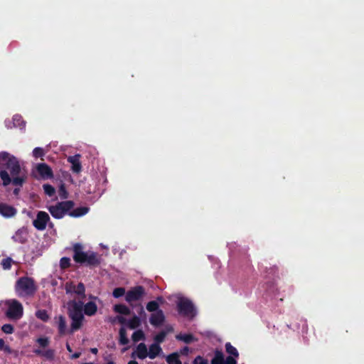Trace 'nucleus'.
<instances>
[{
	"mask_svg": "<svg viewBox=\"0 0 364 364\" xmlns=\"http://www.w3.org/2000/svg\"><path fill=\"white\" fill-rule=\"evenodd\" d=\"M84 247L81 243H75L73 246V260L80 264H85L90 268H95L100 265L102 258L95 252H84Z\"/></svg>",
	"mask_w": 364,
	"mask_h": 364,
	"instance_id": "nucleus-2",
	"label": "nucleus"
},
{
	"mask_svg": "<svg viewBox=\"0 0 364 364\" xmlns=\"http://www.w3.org/2000/svg\"><path fill=\"white\" fill-rule=\"evenodd\" d=\"M118 321L122 324H124L126 323V319L122 316H118Z\"/></svg>",
	"mask_w": 364,
	"mask_h": 364,
	"instance_id": "nucleus-45",
	"label": "nucleus"
},
{
	"mask_svg": "<svg viewBox=\"0 0 364 364\" xmlns=\"http://www.w3.org/2000/svg\"><path fill=\"white\" fill-rule=\"evenodd\" d=\"M36 316L38 319H40V320H41V321H43L44 322L48 321V319H49V315H48L47 311L45 310V309L38 310L36 312Z\"/></svg>",
	"mask_w": 364,
	"mask_h": 364,
	"instance_id": "nucleus-31",
	"label": "nucleus"
},
{
	"mask_svg": "<svg viewBox=\"0 0 364 364\" xmlns=\"http://www.w3.org/2000/svg\"><path fill=\"white\" fill-rule=\"evenodd\" d=\"M106 364H115V363L112 360H109Z\"/></svg>",
	"mask_w": 364,
	"mask_h": 364,
	"instance_id": "nucleus-53",
	"label": "nucleus"
},
{
	"mask_svg": "<svg viewBox=\"0 0 364 364\" xmlns=\"http://www.w3.org/2000/svg\"><path fill=\"white\" fill-rule=\"evenodd\" d=\"M70 318L72 320L71 332H74L75 331L79 330L82 325V321L84 318Z\"/></svg>",
	"mask_w": 364,
	"mask_h": 364,
	"instance_id": "nucleus-25",
	"label": "nucleus"
},
{
	"mask_svg": "<svg viewBox=\"0 0 364 364\" xmlns=\"http://www.w3.org/2000/svg\"><path fill=\"white\" fill-rule=\"evenodd\" d=\"M113 309L116 313L125 316L129 315L131 314L129 308L125 304H115L113 307Z\"/></svg>",
	"mask_w": 364,
	"mask_h": 364,
	"instance_id": "nucleus-21",
	"label": "nucleus"
},
{
	"mask_svg": "<svg viewBox=\"0 0 364 364\" xmlns=\"http://www.w3.org/2000/svg\"><path fill=\"white\" fill-rule=\"evenodd\" d=\"M75 291V293L79 295L82 299L85 297V288L84 284L82 282H80L76 289L75 286H68V284L65 287V290L67 293H70L73 291Z\"/></svg>",
	"mask_w": 364,
	"mask_h": 364,
	"instance_id": "nucleus-14",
	"label": "nucleus"
},
{
	"mask_svg": "<svg viewBox=\"0 0 364 364\" xmlns=\"http://www.w3.org/2000/svg\"><path fill=\"white\" fill-rule=\"evenodd\" d=\"M82 311L85 315L91 316L96 314L97 306L94 301H89L85 305L83 304Z\"/></svg>",
	"mask_w": 364,
	"mask_h": 364,
	"instance_id": "nucleus-16",
	"label": "nucleus"
},
{
	"mask_svg": "<svg viewBox=\"0 0 364 364\" xmlns=\"http://www.w3.org/2000/svg\"><path fill=\"white\" fill-rule=\"evenodd\" d=\"M80 155L75 154L68 158V161L71 164V170L73 173H79L82 170V165L80 161Z\"/></svg>",
	"mask_w": 364,
	"mask_h": 364,
	"instance_id": "nucleus-13",
	"label": "nucleus"
},
{
	"mask_svg": "<svg viewBox=\"0 0 364 364\" xmlns=\"http://www.w3.org/2000/svg\"><path fill=\"white\" fill-rule=\"evenodd\" d=\"M13 123L14 127H19L20 129H23L26 126V122L23 120V117L18 114H16L13 117Z\"/></svg>",
	"mask_w": 364,
	"mask_h": 364,
	"instance_id": "nucleus-26",
	"label": "nucleus"
},
{
	"mask_svg": "<svg viewBox=\"0 0 364 364\" xmlns=\"http://www.w3.org/2000/svg\"><path fill=\"white\" fill-rule=\"evenodd\" d=\"M58 195L61 199H67L68 198L69 194L63 183H62L59 187Z\"/></svg>",
	"mask_w": 364,
	"mask_h": 364,
	"instance_id": "nucleus-34",
	"label": "nucleus"
},
{
	"mask_svg": "<svg viewBox=\"0 0 364 364\" xmlns=\"http://www.w3.org/2000/svg\"><path fill=\"white\" fill-rule=\"evenodd\" d=\"M144 308L141 305H140V311H139V314H144Z\"/></svg>",
	"mask_w": 364,
	"mask_h": 364,
	"instance_id": "nucleus-48",
	"label": "nucleus"
},
{
	"mask_svg": "<svg viewBox=\"0 0 364 364\" xmlns=\"http://www.w3.org/2000/svg\"><path fill=\"white\" fill-rule=\"evenodd\" d=\"M36 170L41 177L43 179H50L53 177V173L51 168L46 164H38L36 166Z\"/></svg>",
	"mask_w": 364,
	"mask_h": 364,
	"instance_id": "nucleus-10",
	"label": "nucleus"
},
{
	"mask_svg": "<svg viewBox=\"0 0 364 364\" xmlns=\"http://www.w3.org/2000/svg\"><path fill=\"white\" fill-rule=\"evenodd\" d=\"M132 338L134 342H138L141 340H144L145 338L144 333L141 330H137L133 333Z\"/></svg>",
	"mask_w": 364,
	"mask_h": 364,
	"instance_id": "nucleus-32",
	"label": "nucleus"
},
{
	"mask_svg": "<svg viewBox=\"0 0 364 364\" xmlns=\"http://www.w3.org/2000/svg\"><path fill=\"white\" fill-rule=\"evenodd\" d=\"M60 266L61 269H67L70 267V259L67 257H63L60 260Z\"/></svg>",
	"mask_w": 364,
	"mask_h": 364,
	"instance_id": "nucleus-38",
	"label": "nucleus"
},
{
	"mask_svg": "<svg viewBox=\"0 0 364 364\" xmlns=\"http://www.w3.org/2000/svg\"><path fill=\"white\" fill-rule=\"evenodd\" d=\"M9 348L8 346H6L5 350H9Z\"/></svg>",
	"mask_w": 364,
	"mask_h": 364,
	"instance_id": "nucleus-55",
	"label": "nucleus"
},
{
	"mask_svg": "<svg viewBox=\"0 0 364 364\" xmlns=\"http://www.w3.org/2000/svg\"><path fill=\"white\" fill-rule=\"evenodd\" d=\"M16 295L21 298H29L34 296L37 291L35 280L29 277H21L15 283Z\"/></svg>",
	"mask_w": 364,
	"mask_h": 364,
	"instance_id": "nucleus-3",
	"label": "nucleus"
},
{
	"mask_svg": "<svg viewBox=\"0 0 364 364\" xmlns=\"http://www.w3.org/2000/svg\"><path fill=\"white\" fill-rule=\"evenodd\" d=\"M126 290L124 287H117L113 290L112 296L114 298H119L124 295H126Z\"/></svg>",
	"mask_w": 364,
	"mask_h": 364,
	"instance_id": "nucleus-35",
	"label": "nucleus"
},
{
	"mask_svg": "<svg viewBox=\"0 0 364 364\" xmlns=\"http://www.w3.org/2000/svg\"><path fill=\"white\" fill-rule=\"evenodd\" d=\"M188 352H189V348L188 346H185L183 347L181 350V353L182 355H188Z\"/></svg>",
	"mask_w": 364,
	"mask_h": 364,
	"instance_id": "nucleus-44",
	"label": "nucleus"
},
{
	"mask_svg": "<svg viewBox=\"0 0 364 364\" xmlns=\"http://www.w3.org/2000/svg\"><path fill=\"white\" fill-rule=\"evenodd\" d=\"M36 342L42 348L47 347L49 345V343H50V341H49V338L48 337H41V338H38L36 340Z\"/></svg>",
	"mask_w": 364,
	"mask_h": 364,
	"instance_id": "nucleus-39",
	"label": "nucleus"
},
{
	"mask_svg": "<svg viewBox=\"0 0 364 364\" xmlns=\"http://www.w3.org/2000/svg\"><path fill=\"white\" fill-rule=\"evenodd\" d=\"M237 358L232 355H228L225 360V364H237Z\"/></svg>",
	"mask_w": 364,
	"mask_h": 364,
	"instance_id": "nucleus-43",
	"label": "nucleus"
},
{
	"mask_svg": "<svg viewBox=\"0 0 364 364\" xmlns=\"http://www.w3.org/2000/svg\"><path fill=\"white\" fill-rule=\"evenodd\" d=\"M173 328L171 326H167L166 327V331H161L158 334H156L154 338V343H158L160 346V343H163L167 336V334L170 332H172Z\"/></svg>",
	"mask_w": 364,
	"mask_h": 364,
	"instance_id": "nucleus-15",
	"label": "nucleus"
},
{
	"mask_svg": "<svg viewBox=\"0 0 364 364\" xmlns=\"http://www.w3.org/2000/svg\"><path fill=\"white\" fill-rule=\"evenodd\" d=\"M127 325L129 328L135 329L141 325V319L139 316L135 315L129 320Z\"/></svg>",
	"mask_w": 364,
	"mask_h": 364,
	"instance_id": "nucleus-28",
	"label": "nucleus"
},
{
	"mask_svg": "<svg viewBox=\"0 0 364 364\" xmlns=\"http://www.w3.org/2000/svg\"><path fill=\"white\" fill-rule=\"evenodd\" d=\"M1 331L6 334H11L14 331V328L11 324H4L1 327Z\"/></svg>",
	"mask_w": 364,
	"mask_h": 364,
	"instance_id": "nucleus-40",
	"label": "nucleus"
},
{
	"mask_svg": "<svg viewBox=\"0 0 364 364\" xmlns=\"http://www.w3.org/2000/svg\"><path fill=\"white\" fill-rule=\"evenodd\" d=\"M0 167L6 169L0 171V178L4 186L12 183L16 186H22L26 180V176L23 173L19 161L16 157L8 152H0Z\"/></svg>",
	"mask_w": 364,
	"mask_h": 364,
	"instance_id": "nucleus-1",
	"label": "nucleus"
},
{
	"mask_svg": "<svg viewBox=\"0 0 364 364\" xmlns=\"http://www.w3.org/2000/svg\"><path fill=\"white\" fill-rule=\"evenodd\" d=\"M166 361L168 364H181L179 360V355L177 353H173L166 357Z\"/></svg>",
	"mask_w": 364,
	"mask_h": 364,
	"instance_id": "nucleus-30",
	"label": "nucleus"
},
{
	"mask_svg": "<svg viewBox=\"0 0 364 364\" xmlns=\"http://www.w3.org/2000/svg\"><path fill=\"white\" fill-rule=\"evenodd\" d=\"M164 321L165 316L161 309H159L156 312L151 314L149 318L150 323L155 327L161 326Z\"/></svg>",
	"mask_w": 364,
	"mask_h": 364,
	"instance_id": "nucleus-11",
	"label": "nucleus"
},
{
	"mask_svg": "<svg viewBox=\"0 0 364 364\" xmlns=\"http://www.w3.org/2000/svg\"><path fill=\"white\" fill-rule=\"evenodd\" d=\"M193 364H208V362L206 359H204L203 357L197 356L193 361Z\"/></svg>",
	"mask_w": 364,
	"mask_h": 364,
	"instance_id": "nucleus-42",
	"label": "nucleus"
},
{
	"mask_svg": "<svg viewBox=\"0 0 364 364\" xmlns=\"http://www.w3.org/2000/svg\"><path fill=\"white\" fill-rule=\"evenodd\" d=\"M119 344L123 345V346L127 345L129 343V341L127 336L126 329L122 327L119 329Z\"/></svg>",
	"mask_w": 364,
	"mask_h": 364,
	"instance_id": "nucleus-29",
	"label": "nucleus"
},
{
	"mask_svg": "<svg viewBox=\"0 0 364 364\" xmlns=\"http://www.w3.org/2000/svg\"><path fill=\"white\" fill-rule=\"evenodd\" d=\"M5 346V342L4 339L0 338V350H2Z\"/></svg>",
	"mask_w": 364,
	"mask_h": 364,
	"instance_id": "nucleus-46",
	"label": "nucleus"
},
{
	"mask_svg": "<svg viewBox=\"0 0 364 364\" xmlns=\"http://www.w3.org/2000/svg\"><path fill=\"white\" fill-rule=\"evenodd\" d=\"M43 188L45 193L46 195H48V196H53L55 193V190L54 187L50 184H44L43 186Z\"/></svg>",
	"mask_w": 364,
	"mask_h": 364,
	"instance_id": "nucleus-37",
	"label": "nucleus"
},
{
	"mask_svg": "<svg viewBox=\"0 0 364 364\" xmlns=\"http://www.w3.org/2000/svg\"><path fill=\"white\" fill-rule=\"evenodd\" d=\"M80 355V353H75L72 356L71 358H74V359H76V358H78Z\"/></svg>",
	"mask_w": 364,
	"mask_h": 364,
	"instance_id": "nucleus-47",
	"label": "nucleus"
},
{
	"mask_svg": "<svg viewBox=\"0 0 364 364\" xmlns=\"http://www.w3.org/2000/svg\"><path fill=\"white\" fill-rule=\"evenodd\" d=\"M176 339L178 340V341H183L184 343H187V344H189L195 341H196L197 339L191 333H185V334H178L176 336Z\"/></svg>",
	"mask_w": 364,
	"mask_h": 364,
	"instance_id": "nucleus-22",
	"label": "nucleus"
},
{
	"mask_svg": "<svg viewBox=\"0 0 364 364\" xmlns=\"http://www.w3.org/2000/svg\"><path fill=\"white\" fill-rule=\"evenodd\" d=\"M8 309L6 316L11 320H19L23 314V307L20 301L16 299H11L6 301Z\"/></svg>",
	"mask_w": 364,
	"mask_h": 364,
	"instance_id": "nucleus-5",
	"label": "nucleus"
},
{
	"mask_svg": "<svg viewBox=\"0 0 364 364\" xmlns=\"http://www.w3.org/2000/svg\"><path fill=\"white\" fill-rule=\"evenodd\" d=\"M128 364H138V363L135 360H130Z\"/></svg>",
	"mask_w": 364,
	"mask_h": 364,
	"instance_id": "nucleus-51",
	"label": "nucleus"
},
{
	"mask_svg": "<svg viewBox=\"0 0 364 364\" xmlns=\"http://www.w3.org/2000/svg\"><path fill=\"white\" fill-rule=\"evenodd\" d=\"M211 364H225L224 355L221 350H215Z\"/></svg>",
	"mask_w": 364,
	"mask_h": 364,
	"instance_id": "nucleus-24",
	"label": "nucleus"
},
{
	"mask_svg": "<svg viewBox=\"0 0 364 364\" xmlns=\"http://www.w3.org/2000/svg\"><path fill=\"white\" fill-rule=\"evenodd\" d=\"M66 348H67V350H68L69 352H71V351H72V349H71V348H70V345H69V344H67V345H66Z\"/></svg>",
	"mask_w": 364,
	"mask_h": 364,
	"instance_id": "nucleus-50",
	"label": "nucleus"
},
{
	"mask_svg": "<svg viewBox=\"0 0 364 364\" xmlns=\"http://www.w3.org/2000/svg\"><path fill=\"white\" fill-rule=\"evenodd\" d=\"M33 155L36 158L42 157L44 155V151L41 147H36L33 151Z\"/></svg>",
	"mask_w": 364,
	"mask_h": 364,
	"instance_id": "nucleus-41",
	"label": "nucleus"
},
{
	"mask_svg": "<svg viewBox=\"0 0 364 364\" xmlns=\"http://www.w3.org/2000/svg\"><path fill=\"white\" fill-rule=\"evenodd\" d=\"M74 206L75 203L73 200H64L48 206V210L54 218L62 219L65 215H68L69 210Z\"/></svg>",
	"mask_w": 364,
	"mask_h": 364,
	"instance_id": "nucleus-4",
	"label": "nucleus"
},
{
	"mask_svg": "<svg viewBox=\"0 0 364 364\" xmlns=\"http://www.w3.org/2000/svg\"><path fill=\"white\" fill-rule=\"evenodd\" d=\"M19 233H20V231H18V232H16V235H18Z\"/></svg>",
	"mask_w": 364,
	"mask_h": 364,
	"instance_id": "nucleus-56",
	"label": "nucleus"
},
{
	"mask_svg": "<svg viewBox=\"0 0 364 364\" xmlns=\"http://www.w3.org/2000/svg\"><path fill=\"white\" fill-rule=\"evenodd\" d=\"M70 309L69 312L70 318H84L82 314L83 301H73L70 302Z\"/></svg>",
	"mask_w": 364,
	"mask_h": 364,
	"instance_id": "nucleus-9",
	"label": "nucleus"
},
{
	"mask_svg": "<svg viewBox=\"0 0 364 364\" xmlns=\"http://www.w3.org/2000/svg\"><path fill=\"white\" fill-rule=\"evenodd\" d=\"M162 352V348L158 343H153L149 346L148 357L150 359H154Z\"/></svg>",
	"mask_w": 364,
	"mask_h": 364,
	"instance_id": "nucleus-18",
	"label": "nucleus"
},
{
	"mask_svg": "<svg viewBox=\"0 0 364 364\" xmlns=\"http://www.w3.org/2000/svg\"><path fill=\"white\" fill-rule=\"evenodd\" d=\"M225 350L229 355L234 356L235 358H239V353L236 348H235L230 343L228 342L225 343Z\"/></svg>",
	"mask_w": 364,
	"mask_h": 364,
	"instance_id": "nucleus-27",
	"label": "nucleus"
},
{
	"mask_svg": "<svg viewBox=\"0 0 364 364\" xmlns=\"http://www.w3.org/2000/svg\"><path fill=\"white\" fill-rule=\"evenodd\" d=\"M17 213V210L12 205L0 202V215L5 218H12Z\"/></svg>",
	"mask_w": 364,
	"mask_h": 364,
	"instance_id": "nucleus-12",
	"label": "nucleus"
},
{
	"mask_svg": "<svg viewBox=\"0 0 364 364\" xmlns=\"http://www.w3.org/2000/svg\"><path fill=\"white\" fill-rule=\"evenodd\" d=\"M136 353L138 358L141 360L148 357V350L144 343H140L136 346Z\"/></svg>",
	"mask_w": 364,
	"mask_h": 364,
	"instance_id": "nucleus-20",
	"label": "nucleus"
},
{
	"mask_svg": "<svg viewBox=\"0 0 364 364\" xmlns=\"http://www.w3.org/2000/svg\"><path fill=\"white\" fill-rule=\"evenodd\" d=\"M83 364H93L92 363H83Z\"/></svg>",
	"mask_w": 364,
	"mask_h": 364,
	"instance_id": "nucleus-57",
	"label": "nucleus"
},
{
	"mask_svg": "<svg viewBox=\"0 0 364 364\" xmlns=\"http://www.w3.org/2000/svg\"><path fill=\"white\" fill-rule=\"evenodd\" d=\"M159 307V304L156 301H151L146 304V309L149 312L157 311Z\"/></svg>",
	"mask_w": 364,
	"mask_h": 364,
	"instance_id": "nucleus-33",
	"label": "nucleus"
},
{
	"mask_svg": "<svg viewBox=\"0 0 364 364\" xmlns=\"http://www.w3.org/2000/svg\"><path fill=\"white\" fill-rule=\"evenodd\" d=\"M90 210L88 207H79L69 210L68 215L72 218H80L86 215Z\"/></svg>",
	"mask_w": 364,
	"mask_h": 364,
	"instance_id": "nucleus-19",
	"label": "nucleus"
},
{
	"mask_svg": "<svg viewBox=\"0 0 364 364\" xmlns=\"http://www.w3.org/2000/svg\"><path fill=\"white\" fill-rule=\"evenodd\" d=\"M145 295V289L142 286H136L131 288L127 291L125 295V300L131 306H133L132 303L134 301H140Z\"/></svg>",
	"mask_w": 364,
	"mask_h": 364,
	"instance_id": "nucleus-7",
	"label": "nucleus"
},
{
	"mask_svg": "<svg viewBox=\"0 0 364 364\" xmlns=\"http://www.w3.org/2000/svg\"><path fill=\"white\" fill-rule=\"evenodd\" d=\"M177 310L183 316L193 317L196 311L192 301L187 298L180 297L177 301Z\"/></svg>",
	"mask_w": 364,
	"mask_h": 364,
	"instance_id": "nucleus-6",
	"label": "nucleus"
},
{
	"mask_svg": "<svg viewBox=\"0 0 364 364\" xmlns=\"http://www.w3.org/2000/svg\"><path fill=\"white\" fill-rule=\"evenodd\" d=\"M66 326H67L65 317L62 315L59 316L58 321V333L60 336H63L65 333Z\"/></svg>",
	"mask_w": 364,
	"mask_h": 364,
	"instance_id": "nucleus-23",
	"label": "nucleus"
},
{
	"mask_svg": "<svg viewBox=\"0 0 364 364\" xmlns=\"http://www.w3.org/2000/svg\"><path fill=\"white\" fill-rule=\"evenodd\" d=\"M18 189L15 188L14 191V194H18Z\"/></svg>",
	"mask_w": 364,
	"mask_h": 364,
	"instance_id": "nucleus-52",
	"label": "nucleus"
},
{
	"mask_svg": "<svg viewBox=\"0 0 364 364\" xmlns=\"http://www.w3.org/2000/svg\"><path fill=\"white\" fill-rule=\"evenodd\" d=\"M33 353L37 355L44 357L48 360H53L55 357V350L53 349L42 350L39 348H36L33 350Z\"/></svg>",
	"mask_w": 364,
	"mask_h": 364,
	"instance_id": "nucleus-17",
	"label": "nucleus"
},
{
	"mask_svg": "<svg viewBox=\"0 0 364 364\" xmlns=\"http://www.w3.org/2000/svg\"><path fill=\"white\" fill-rule=\"evenodd\" d=\"M157 300H159V301H161L163 300V298H162L161 296H159V297L157 298Z\"/></svg>",
	"mask_w": 364,
	"mask_h": 364,
	"instance_id": "nucleus-54",
	"label": "nucleus"
},
{
	"mask_svg": "<svg viewBox=\"0 0 364 364\" xmlns=\"http://www.w3.org/2000/svg\"><path fill=\"white\" fill-rule=\"evenodd\" d=\"M14 262L11 257H6L2 259L1 264L4 269L9 270L11 268V264Z\"/></svg>",
	"mask_w": 364,
	"mask_h": 364,
	"instance_id": "nucleus-36",
	"label": "nucleus"
},
{
	"mask_svg": "<svg viewBox=\"0 0 364 364\" xmlns=\"http://www.w3.org/2000/svg\"><path fill=\"white\" fill-rule=\"evenodd\" d=\"M50 221L49 215L44 211H38L36 218L33 221V225L38 230H44L46 228L48 223Z\"/></svg>",
	"mask_w": 364,
	"mask_h": 364,
	"instance_id": "nucleus-8",
	"label": "nucleus"
},
{
	"mask_svg": "<svg viewBox=\"0 0 364 364\" xmlns=\"http://www.w3.org/2000/svg\"><path fill=\"white\" fill-rule=\"evenodd\" d=\"M97 351H98V350H97V348H92V349H91V352H92V353H95V354H96V353H97Z\"/></svg>",
	"mask_w": 364,
	"mask_h": 364,
	"instance_id": "nucleus-49",
	"label": "nucleus"
}]
</instances>
